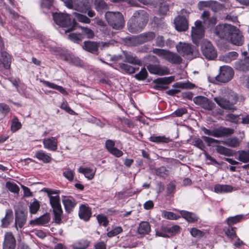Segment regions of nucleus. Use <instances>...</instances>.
<instances>
[{
  "mask_svg": "<svg viewBox=\"0 0 249 249\" xmlns=\"http://www.w3.org/2000/svg\"><path fill=\"white\" fill-rule=\"evenodd\" d=\"M106 20L114 29L121 30L124 26V16L120 12H107L105 14Z\"/></svg>",
  "mask_w": 249,
  "mask_h": 249,
  "instance_id": "4",
  "label": "nucleus"
},
{
  "mask_svg": "<svg viewBox=\"0 0 249 249\" xmlns=\"http://www.w3.org/2000/svg\"><path fill=\"white\" fill-rule=\"evenodd\" d=\"M175 80V77L173 76H169V77H161V78H159L157 79H156L154 82L156 84H157L158 86L161 87L159 85L160 84H165V85H168L170 83H171L172 82L174 81Z\"/></svg>",
  "mask_w": 249,
  "mask_h": 249,
  "instance_id": "40",
  "label": "nucleus"
},
{
  "mask_svg": "<svg viewBox=\"0 0 249 249\" xmlns=\"http://www.w3.org/2000/svg\"><path fill=\"white\" fill-rule=\"evenodd\" d=\"M166 231L168 235V237H171L180 231V227L178 225H174L171 227L166 226Z\"/></svg>",
  "mask_w": 249,
  "mask_h": 249,
  "instance_id": "45",
  "label": "nucleus"
},
{
  "mask_svg": "<svg viewBox=\"0 0 249 249\" xmlns=\"http://www.w3.org/2000/svg\"><path fill=\"white\" fill-rule=\"evenodd\" d=\"M6 187L11 192L14 193H18L19 191V188L15 183L7 181L6 183Z\"/></svg>",
  "mask_w": 249,
  "mask_h": 249,
  "instance_id": "53",
  "label": "nucleus"
},
{
  "mask_svg": "<svg viewBox=\"0 0 249 249\" xmlns=\"http://www.w3.org/2000/svg\"><path fill=\"white\" fill-rule=\"evenodd\" d=\"M26 215L22 211L16 213L15 219V227L18 229V226L20 228L23 227L26 221Z\"/></svg>",
  "mask_w": 249,
  "mask_h": 249,
  "instance_id": "23",
  "label": "nucleus"
},
{
  "mask_svg": "<svg viewBox=\"0 0 249 249\" xmlns=\"http://www.w3.org/2000/svg\"><path fill=\"white\" fill-rule=\"evenodd\" d=\"M50 220V214L47 213L39 218L35 220H31L30 224L31 225H43L48 223Z\"/></svg>",
  "mask_w": 249,
  "mask_h": 249,
  "instance_id": "29",
  "label": "nucleus"
},
{
  "mask_svg": "<svg viewBox=\"0 0 249 249\" xmlns=\"http://www.w3.org/2000/svg\"><path fill=\"white\" fill-rule=\"evenodd\" d=\"M40 208V204L38 201L36 200L30 204L29 206L30 212L32 214L36 213Z\"/></svg>",
  "mask_w": 249,
  "mask_h": 249,
  "instance_id": "55",
  "label": "nucleus"
},
{
  "mask_svg": "<svg viewBox=\"0 0 249 249\" xmlns=\"http://www.w3.org/2000/svg\"><path fill=\"white\" fill-rule=\"evenodd\" d=\"M173 86L174 88L186 89H192L195 87V85L190 82H177L175 83Z\"/></svg>",
  "mask_w": 249,
  "mask_h": 249,
  "instance_id": "43",
  "label": "nucleus"
},
{
  "mask_svg": "<svg viewBox=\"0 0 249 249\" xmlns=\"http://www.w3.org/2000/svg\"><path fill=\"white\" fill-rule=\"evenodd\" d=\"M137 231L139 234L142 235L148 234L151 231V227L149 223L146 221L141 222L139 224Z\"/></svg>",
  "mask_w": 249,
  "mask_h": 249,
  "instance_id": "28",
  "label": "nucleus"
},
{
  "mask_svg": "<svg viewBox=\"0 0 249 249\" xmlns=\"http://www.w3.org/2000/svg\"><path fill=\"white\" fill-rule=\"evenodd\" d=\"M214 100L221 107L227 110H233L235 109L233 105L236 103L237 97L234 95L232 98L229 97L227 100L224 98L217 97L214 98Z\"/></svg>",
  "mask_w": 249,
  "mask_h": 249,
  "instance_id": "11",
  "label": "nucleus"
},
{
  "mask_svg": "<svg viewBox=\"0 0 249 249\" xmlns=\"http://www.w3.org/2000/svg\"><path fill=\"white\" fill-rule=\"evenodd\" d=\"M97 219L100 225L106 226L108 224V220L107 217L104 214H99L97 216Z\"/></svg>",
  "mask_w": 249,
  "mask_h": 249,
  "instance_id": "64",
  "label": "nucleus"
},
{
  "mask_svg": "<svg viewBox=\"0 0 249 249\" xmlns=\"http://www.w3.org/2000/svg\"><path fill=\"white\" fill-rule=\"evenodd\" d=\"M46 86L49 87L51 89H55L59 91L60 92L64 95H68V93L67 91L61 86L56 85L53 83H51L49 81H41Z\"/></svg>",
  "mask_w": 249,
  "mask_h": 249,
  "instance_id": "35",
  "label": "nucleus"
},
{
  "mask_svg": "<svg viewBox=\"0 0 249 249\" xmlns=\"http://www.w3.org/2000/svg\"><path fill=\"white\" fill-rule=\"evenodd\" d=\"M224 6L217 1L213 0L211 9L213 12H218L224 9Z\"/></svg>",
  "mask_w": 249,
  "mask_h": 249,
  "instance_id": "54",
  "label": "nucleus"
},
{
  "mask_svg": "<svg viewBox=\"0 0 249 249\" xmlns=\"http://www.w3.org/2000/svg\"><path fill=\"white\" fill-rule=\"evenodd\" d=\"M235 68L241 71H249V57H247L243 60L238 61L235 63Z\"/></svg>",
  "mask_w": 249,
  "mask_h": 249,
  "instance_id": "22",
  "label": "nucleus"
},
{
  "mask_svg": "<svg viewBox=\"0 0 249 249\" xmlns=\"http://www.w3.org/2000/svg\"><path fill=\"white\" fill-rule=\"evenodd\" d=\"M138 29H143L148 20V15L146 12L141 10L134 13Z\"/></svg>",
  "mask_w": 249,
  "mask_h": 249,
  "instance_id": "15",
  "label": "nucleus"
},
{
  "mask_svg": "<svg viewBox=\"0 0 249 249\" xmlns=\"http://www.w3.org/2000/svg\"><path fill=\"white\" fill-rule=\"evenodd\" d=\"M62 202L66 211L70 213L76 204L75 199L71 196H62Z\"/></svg>",
  "mask_w": 249,
  "mask_h": 249,
  "instance_id": "19",
  "label": "nucleus"
},
{
  "mask_svg": "<svg viewBox=\"0 0 249 249\" xmlns=\"http://www.w3.org/2000/svg\"><path fill=\"white\" fill-rule=\"evenodd\" d=\"M177 51L184 57L192 58L198 54V51L191 44L179 42L176 46Z\"/></svg>",
  "mask_w": 249,
  "mask_h": 249,
  "instance_id": "5",
  "label": "nucleus"
},
{
  "mask_svg": "<svg viewBox=\"0 0 249 249\" xmlns=\"http://www.w3.org/2000/svg\"><path fill=\"white\" fill-rule=\"evenodd\" d=\"M11 58L9 54L5 52H2L0 56V64L3 65L6 69H9L11 65Z\"/></svg>",
  "mask_w": 249,
  "mask_h": 249,
  "instance_id": "25",
  "label": "nucleus"
},
{
  "mask_svg": "<svg viewBox=\"0 0 249 249\" xmlns=\"http://www.w3.org/2000/svg\"><path fill=\"white\" fill-rule=\"evenodd\" d=\"M53 18L54 22L60 26L63 27H69L65 31V33L70 32L73 31L76 24L75 18L71 20L70 16L67 14L55 13L53 14Z\"/></svg>",
  "mask_w": 249,
  "mask_h": 249,
  "instance_id": "3",
  "label": "nucleus"
},
{
  "mask_svg": "<svg viewBox=\"0 0 249 249\" xmlns=\"http://www.w3.org/2000/svg\"><path fill=\"white\" fill-rule=\"evenodd\" d=\"M147 68L151 74L164 75L170 73L169 69L167 67L162 66L159 64H149L147 66Z\"/></svg>",
  "mask_w": 249,
  "mask_h": 249,
  "instance_id": "14",
  "label": "nucleus"
},
{
  "mask_svg": "<svg viewBox=\"0 0 249 249\" xmlns=\"http://www.w3.org/2000/svg\"><path fill=\"white\" fill-rule=\"evenodd\" d=\"M98 46L99 45L96 42L87 41L84 42L83 48L87 51L93 53L97 50Z\"/></svg>",
  "mask_w": 249,
  "mask_h": 249,
  "instance_id": "31",
  "label": "nucleus"
},
{
  "mask_svg": "<svg viewBox=\"0 0 249 249\" xmlns=\"http://www.w3.org/2000/svg\"><path fill=\"white\" fill-rule=\"evenodd\" d=\"M236 228L235 227H230L227 229L224 230L226 235L231 240H233L237 238V236L236 232Z\"/></svg>",
  "mask_w": 249,
  "mask_h": 249,
  "instance_id": "46",
  "label": "nucleus"
},
{
  "mask_svg": "<svg viewBox=\"0 0 249 249\" xmlns=\"http://www.w3.org/2000/svg\"><path fill=\"white\" fill-rule=\"evenodd\" d=\"M238 157L237 159L243 162L247 163L249 162V150H240L237 152Z\"/></svg>",
  "mask_w": 249,
  "mask_h": 249,
  "instance_id": "39",
  "label": "nucleus"
},
{
  "mask_svg": "<svg viewBox=\"0 0 249 249\" xmlns=\"http://www.w3.org/2000/svg\"><path fill=\"white\" fill-rule=\"evenodd\" d=\"M235 31L234 26L229 24H219L214 29V33L220 39L228 40L231 32Z\"/></svg>",
  "mask_w": 249,
  "mask_h": 249,
  "instance_id": "6",
  "label": "nucleus"
},
{
  "mask_svg": "<svg viewBox=\"0 0 249 249\" xmlns=\"http://www.w3.org/2000/svg\"><path fill=\"white\" fill-rule=\"evenodd\" d=\"M78 171L84 174L85 177L89 179L93 178L94 176V173L92 171V170L90 168L81 167L78 169Z\"/></svg>",
  "mask_w": 249,
  "mask_h": 249,
  "instance_id": "42",
  "label": "nucleus"
},
{
  "mask_svg": "<svg viewBox=\"0 0 249 249\" xmlns=\"http://www.w3.org/2000/svg\"><path fill=\"white\" fill-rule=\"evenodd\" d=\"M89 242L85 240L75 243L72 245L73 249H85L89 246Z\"/></svg>",
  "mask_w": 249,
  "mask_h": 249,
  "instance_id": "51",
  "label": "nucleus"
},
{
  "mask_svg": "<svg viewBox=\"0 0 249 249\" xmlns=\"http://www.w3.org/2000/svg\"><path fill=\"white\" fill-rule=\"evenodd\" d=\"M43 144L45 148L52 151H56L57 148V140L55 137L45 139Z\"/></svg>",
  "mask_w": 249,
  "mask_h": 249,
  "instance_id": "21",
  "label": "nucleus"
},
{
  "mask_svg": "<svg viewBox=\"0 0 249 249\" xmlns=\"http://www.w3.org/2000/svg\"><path fill=\"white\" fill-rule=\"evenodd\" d=\"M232 190L233 187L229 185L218 184L214 187V191L218 194L231 192Z\"/></svg>",
  "mask_w": 249,
  "mask_h": 249,
  "instance_id": "26",
  "label": "nucleus"
},
{
  "mask_svg": "<svg viewBox=\"0 0 249 249\" xmlns=\"http://www.w3.org/2000/svg\"><path fill=\"white\" fill-rule=\"evenodd\" d=\"M234 29L235 31L230 34L228 41L235 45H242L244 41L243 36L238 29L234 27Z\"/></svg>",
  "mask_w": 249,
  "mask_h": 249,
  "instance_id": "16",
  "label": "nucleus"
},
{
  "mask_svg": "<svg viewBox=\"0 0 249 249\" xmlns=\"http://www.w3.org/2000/svg\"><path fill=\"white\" fill-rule=\"evenodd\" d=\"M204 28L202 22L200 20H196L195 22V26L192 27L191 36L193 42L198 45L200 40L204 36Z\"/></svg>",
  "mask_w": 249,
  "mask_h": 249,
  "instance_id": "7",
  "label": "nucleus"
},
{
  "mask_svg": "<svg viewBox=\"0 0 249 249\" xmlns=\"http://www.w3.org/2000/svg\"><path fill=\"white\" fill-rule=\"evenodd\" d=\"M64 59L68 62L76 66H82V63L79 58L71 53H68L64 56Z\"/></svg>",
  "mask_w": 249,
  "mask_h": 249,
  "instance_id": "34",
  "label": "nucleus"
},
{
  "mask_svg": "<svg viewBox=\"0 0 249 249\" xmlns=\"http://www.w3.org/2000/svg\"><path fill=\"white\" fill-rule=\"evenodd\" d=\"M114 142L108 140L106 142V147L107 150L112 155L117 157H120L123 155V152L114 147Z\"/></svg>",
  "mask_w": 249,
  "mask_h": 249,
  "instance_id": "20",
  "label": "nucleus"
},
{
  "mask_svg": "<svg viewBox=\"0 0 249 249\" xmlns=\"http://www.w3.org/2000/svg\"><path fill=\"white\" fill-rule=\"evenodd\" d=\"M193 101L196 104L198 105L203 108L208 110H212L215 107V104L214 103L208 98L204 96H196L194 98Z\"/></svg>",
  "mask_w": 249,
  "mask_h": 249,
  "instance_id": "13",
  "label": "nucleus"
},
{
  "mask_svg": "<svg viewBox=\"0 0 249 249\" xmlns=\"http://www.w3.org/2000/svg\"><path fill=\"white\" fill-rule=\"evenodd\" d=\"M36 157L37 159L42 160L44 163H49L52 160L51 156L43 151H37L36 153Z\"/></svg>",
  "mask_w": 249,
  "mask_h": 249,
  "instance_id": "37",
  "label": "nucleus"
},
{
  "mask_svg": "<svg viewBox=\"0 0 249 249\" xmlns=\"http://www.w3.org/2000/svg\"><path fill=\"white\" fill-rule=\"evenodd\" d=\"M94 5L95 9L98 11H102L108 8L107 4L104 0H95Z\"/></svg>",
  "mask_w": 249,
  "mask_h": 249,
  "instance_id": "44",
  "label": "nucleus"
},
{
  "mask_svg": "<svg viewBox=\"0 0 249 249\" xmlns=\"http://www.w3.org/2000/svg\"><path fill=\"white\" fill-rule=\"evenodd\" d=\"M243 215L241 214L236 215L234 216L229 217L227 219V224L229 225L235 224L240 222L243 218Z\"/></svg>",
  "mask_w": 249,
  "mask_h": 249,
  "instance_id": "49",
  "label": "nucleus"
},
{
  "mask_svg": "<svg viewBox=\"0 0 249 249\" xmlns=\"http://www.w3.org/2000/svg\"><path fill=\"white\" fill-rule=\"evenodd\" d=\"M201 18L204 23L208 27H211L216 24L217 22V18L215 16H210V12L204 11L201 15Z\"/></svg>",
  "mask_w": 249,
  "mask_h": 249,
  "instance_id": "18",
  "label": "nucleus"
},
{
  "mask_svg": "<svg viewBox=\"0 0 249 249\" xmlns=\"http://www.w3.org/2000/svg\"><path fill=\"white\" fill-rule=\"evenodd\" d=\"M21 126V123L18 121L17 118H14L12 121L11 125L12 131L15 132L20 128Z\"/></svg>",
  "mask_w": 249,
  "mask_h": 249,
  "instance_id": "60",
  "label": "nucleus"
},
{
  "mask_svg": "<svg viewBox=\"0 0 249 249\" xmlns=\"http://www.w3.org/2000/svg\"><path fill=\"white\" fill-rule=\"evenodd\" d=\"M202 130L205 134L216 138H220L232 134L234 130L232 128L226 127H219L213 130L203 128Z\"/></svg>",
  "mask_w": 249,
  "mask_h": 249,
  "instance_id": "9",
  "label": "nucleus"
},
{
  "mask_svg": "<svg viewBox=\"0 0 249 249\" xmlns=\"http://www.w3.org/2000/svg\"><path fill=\"white\" fill-rule=\"evenodd\" d=\"M73 14L75 16L77 20L79 22L85 23H89L90 22V19L85 15L76 12H73Z\"/></svg>",
  "mask_w": 249,
  "mask_h": 249,
  "instance_id": "50",
  "label": "nucleus"
},
{
  "mask_svg": "<svg viewBox=\"0 0 249 249\" xmlns=\"http://www.w3.org/2000/svg\"><path fill=\"white\" fill-rule=\"evenodd\" d=\"M152 52L154 53L165 60H166L168 54L169 53V51H168L157 48L153 49Z\"/></svg>",
  "mask_w": 249,
  "mask_h": 249,
  "instance_id": "48",
  "label": "nucleus"
},
{
  "mask_svg": "<svg viewBox=\"0 0 249 249\" xmlns=\"http://www.w3.org/2000/svg\"><path fill=\"white\" fill-rule=\"evenodd\" d=\"M233 75L234 71L229 66H225L220 67L219 74L216 78L217 81L226 83L230 81Z\"/></svg>",
  "mask_w": 249,
  "mask_h": 249,
  "instance_id": "12",
  "label": "nucleus"
},
{
  "mask_svg": "<svg viewBox=\"0 0 249 249\" xmlns=\"http://www.w3.org/2000/svg\"><path fill=\"white\" fill-rule=\"evenodd\" d=\"M69 38L74 42L79 43L83 40L84 36L82 34L71 33L69 35Z\"/></svg>",
  "mask_w": 249,
  "mask_h": 249,
  "instance_id": "52",
  "label": "nucleus"
},
{
  "mask_svg": "<svg viewBox=\"0 0 249 249\" xmlns=\"http://www.w3.org/2000/svg\"><path fill=\"white\" fill-rule=\"evenodd\" d=\"M79 215L81 219L88 221L91 216V212L88 207L82 205L80 207Z\"/></svg>",
  "mask_w": 249,
  "mask_h": 249,
  "instance_id": "24",
  "label": "nucleus"
},
{
  "mask_svg": "<svg viewBox=\"0 0 249 249\" xmlns=\"http://www.w3.org/2000/svg\"><path fill=\"white\" fill-rule=\"evenodd\" d=\"M166 60L173 64H180L182 61L180 56L176 53L169 52Z\"/></svg>",
  "mask_w": 249,
  "mask_h": 249,
  "instance_id": "38",
  "label": "nucleus"
},
{
  "mask_svg": "<svg viewBox=\"0 0 249 249\" xmlns=\"http://www.w3.org/2000/svg\"><path fill=\"white\" fill-rule=\"evenodd\" d=\"M156 37L153 32H146L138 36H125V45L136 46L152 41Z\"/></svg>",
  "mask_w": 249,
  "mask_h": 249,
  "instance_id": "2",
  "label": "nucleus"
},
{
  "mask_svg": "<svg viewBox=\"0 0 249 249\" xmlns=\"http://www.w3.org/2000/svg\"><path fill=\"white\" fill-rule=\"evenodd\" d=\"M81 29L82 30V34L85 35L87 38H92L94 36V33L91 29L87 27H81Z\"/></svg>",
  "mask_w": 249,
  "mask_h": 249,
  "instance_id": "58",
  "label": "nucleus"
},
{
  "mask_svg": "<svg viewBox=\"0 0 249 249\" xmlns=\"http://www.w3.org/2000/svg\"><path fill=\"white\" fill-rule=\"evenodd\" d=\"M222 143L231 147H236L240 145V141L237 138H232L222 142Z\"/></svg>",
  "mask_w": 249,
  "mask_h": 249,
  "instance_id": "41",
  "label": "nucleus"
},
{
  "mask_svg": "<svg viewBox=\"0 0 249 249\" xmlns=\"http://www.w3.org/2000/svg\"><path fill=\"white\" fill-rule=\"evenodd\" d=\"M215 149L218 153L225 156H231L233 155L232 150L221 145L216 146Z\"/></svg>",
  "mask_w": 249,
  "mask_h": 249,
  "instance_id": "36",
  "label": "nucleus"
},
{
  "mask_svg": "<svg viewBox=\"0 0 249 249\" xmlns=\"http://www.w3.org/2000/svg\"><path fill=\"white\" fill-rule=\"evenodd\" d=\"M180 214L188 222L194 223L196 222L198 219V217L195 213L191 212L181 211Z\"/></svg>",
  "mask_w": 249,
  "mask_h": 249,
  "instance_id": "30",
  "label": "nucleus"
},
{
  "mask_svg": "<svg viewBox=\"0 0 249 249\" xmlns=\"http://www.w3.org/2000/svg\"><path fill=\"white\" fill-rule=\"evenodd\" d=\"M136 19L135 15L129 20L128 22V30L132 33H137L142 31L141 29H138V24L136 21Z\"/></svg>",
  "mask_w": 249,
  "mask_h": 249,
  "instance_id": "27",
  "label": "nucleus"
},
{
  "mask_svg": "<svg viewBox=\"0 0 249 249\" xmlns=\"http://www.w3.org/2000/svg\"><path fill=\"white\" fill-rule=\"evenodd\" d=\"M156 174L160 177H165L167 176L168 171L165 167L161 166L156 170Z\"/></svg>",
  "mask_w": 249,
  "mask_h": 249,
  "instance_id": "59",
  "label": "nucleus"
},
{
  "mask_svg": "<svg viewBox=\"0 0 249 249\" xmlns=\"http://www.w3.org/2000/svg\"><path fill=\"white\" fill-rule=\"evenodd\" d=\"M238 53L235 52H231L220 57V59L225 63H230L236 59L238 57Z\"/></svg>",
  "mask_w": 249,
  "mask_h": 249,
  "instance_id": "33",
  "label": "nucleus"
},
{
  "mask_svg": "<svg viewBox=\"0 0 249 249\" xmlns=\"http://www.w3.org/2000/svg\"><path fill=\"white\" fill-rule=\"evenodd\" d=\"M201 48L203 55L207 59L213 60L216 57V51L210 41L207 40H203Z\"/></svg>",
  "mask_w": 249,
  "mask_h": 249,
  "instance_id": "10",
  "label": "nucleus"
},
{
  "mask_svg": "<svg viewBox=\"0 0 249 249\" xmlns=\"http://www.w3.org/2000/svg\"><path fill=\"white\" fill-rule=\"evenodd\" d=\"M147 76V72L145 68L142 69L141 71L135 75V77L138 80H144Z\"/></svg>",
  "mask_w": 249,
  "mask_h": 249,
  "instance_id": "61",
  "label": "nucleus"
},
{
  "mask_svg": "<svg viewBox=\"0 0 249 249\" xmlns=\"http://www.w3.org/2000/svg\"><path fill=\"white\" fill-rule=\"evenodd\" d=\"M122 231L123 229H122V228L120 227H117L114 228L110 231H109L107 233V236L109 237H111L117 235L118 234L121 232Z\"/></svg>",
  "mask_w": 249,
  "mask_h": 249,
  "instance_id": "63",
  "label": "nucleus"
},
{
  "mask_svg": "<svg viewBox=\"0 0 249 249\" xmlns=\"http://www.w3.org/2000/svg\"><path fill=\"white\" fill-rule=\"evenodd\" d=\"M189 12L183 9L181 11V16H178L175 18L174 24L177 30L179 32L185 31L189 27L188 20L185 16H188Z\"/></svg>",
  "mask_w": 249,
  "mask_h": 249,
  "instance_id": "8",
  "label": "nucleus"
},
{
  "mask_svg": "<svg viewBox=\"0 0 249 249\" xmlns=\"http://www.w3.org/2000/svg\"><path fill=\"white\" fill-rule=\"evenodd\" d=\"M127 62L131 64H139L140 61L136 57L133 56L127 53H125V62Z\"/></svg>",
  "mask_w": 249,
  "mask_h": 249,
  "instance_id": "57",
  "label": "nucleus"
},
{
  "mask_svg": "<svg viewBox=\"0 0 249 249\" xmlns=\"http://www.w3.org/2000/svg\"><path fill=\"white\" fill-rule=\"evenodd\" d=\"M156 234L157 236L162 237H168V235L167 234V231H166V226H163L160 229L157 230L156 232Z\"/></svg>",
  "mask_w": 249,
  "mask_h": 249,
  "instance_id": "62",
  "label": "nucleus"
},
{
  "mask_svg": "<svg viewBox=\"0 0 249 249\" xmlns=\"http://www.w3.org/2000/svg\"><path fill=\"white\" fill-rule=\"evenodd\" d=\"M16 247V239L11 232H6L5 234L3 242V249H15Z\"/></svg>",
  "mask_w": 249,
  "mask_h": 249,
  "instance_id": "17",
  "label": "nucleus"
},
{
  "mask_svg": "<svg viewBox=\"0 0 249 249\" xmlns=\"http://www.w3.org/2000/svg\"><path fill=\"white\" fill-rule=\"evenodd\" d=\"M13 218V211L10 209L7 210L5 217L1 219V226L3 228L7 227L12 221Z\"/></svg>",
  "mask_w": 249,
  "mask_h": 249,
  "instance_id": "32",
  "label": "nucleus"
},
{
  "mask_svg": "<svg viewBox=\"0 0 249 249\" xmlns=\"http://www.w3.org/2000/svg\"><path fill=\"white\" fill-rule=\"evenodd\" d=\"M149 141L151 142H156V143H160V142H164L167 143L169 142V139L168 138H166L165 136H151L149 138Z\"/></svg>",
  "mask_w": 249,
  "mask_h": 249,
  "instance_id": "47",
  "label": "nucleus"
},
{
  "mask_svg": "<svg viewBox=\"0 0 249 249\" xmlns=\"http://www.w3.org/2000/svg\"><path fill=\"white\" fill-rule=\"evenodd\" d=\"M42 191L46 193L50 199V203L53 208L54 220L56 223H60L63 211L60 202V198L58 192L48 188H43Z\"/></svg>",
  "mask_w": 249,
  "mask_h": 249,
  "instance_id": "1",
  "label": "nucleus"
},
{
  "mask_svg": "<svg viewBox=\"0 0 249 249\" xmlns=\"http://www.w3.org/2000/svg\"><path fill=\"white\" fill-rule=\"evenodd\" d=\"M190 232L191 235L195 238H200L204 235V232L203 231L195 228H192Z\"/></svg>",
  "mask_w": 249,
  "mask_h": 249,
  "instance_id": "56",
  "label": "nucleus"
}]
</instances>
